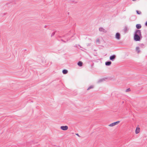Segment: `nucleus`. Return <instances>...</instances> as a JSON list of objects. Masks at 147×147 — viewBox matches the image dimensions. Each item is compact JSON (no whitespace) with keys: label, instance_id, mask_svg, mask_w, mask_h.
<instances>
[{"label":"nucleus","instance_id":"nucleus-1","mask_svg":"<svg viewBox=\"0 0 147 147\" xmlns=\"http://www.w3.org/2000/svg\"><path fill=\"white\" fill-rule=\"evenodd\" d=\"M142 36L140 30L136 29L134 33V39L136 41H140L142 39Z\"/></svg>","mask_w":147,"mask_h":147},{"label":"nucleus","instance_id":"nucleus-2","mask_svg":"<svg viewBox=\"0 0 147 147\" xmlns=\"http://www.w3.org/2000/svg\"><path fill=\"white\" fill-rule=\"evenodd\" d=\"M60 128L63 130L65 131L68 129V127L67 125L61 126L60 127Z\"/></svg>","mask_w":147,"mask_h":147},{"label":"nucleus","instance_id":"nucleus-3","mask_svg":"<svg viewBox=\"0 0 147 147\" xmlns=\"http://www.w3.org/2000/svg\"><path fill=\"white\" fill-rule=\"evenodd\" d=\"M115 38L118 40L120 39V34L119 33L117 32L115 35Z\"/></svg>","mask_w":147,"mask_h":147},{"label":"nucleus","instance_id":"nucleus-4","mask_svg":"<svg viewBox=\"0 0 147 147\" xmlns=\"http://www.w3.org/2000/svg\"><path fill=\"white\" fill-rule=\"evenodd\" d=\"M116 57V56L115 55H111L110 57V59L112 61H113L115 59Z\"/></svg>","mask_w":147,"mask_h":147},{"label":"nucleus","instance_id":"nucleus-5","mask_svg":"<svg viewBox=\"0 0 147 147\" xmlns=\"http://www.w3.org/2000/svg\"><path fill=\"white\" fill-rule=\"evenodd\" d=\"M119 122H120V121H116L115 122H114L113 123L110 124V125H109V126L110 127L113 126H115V125H116L118 124L119 123Z\"/></svg>","mask_w":147,"mask_h":147},{"label":"nucleus","instance_id":"nucleus-6","mask_svg":"<svg viewBox=\"0 0 147 147\" xmlns=\"http://www.w3.org/2000/svg\"><path fill=\"white\" fill-rule=\"evenodd\" d=\"M99 30L100 32L106 33L107 31L102 27H100L99 28Z\"/></svg>","mask_w":147,"mask_h":147},{"label":"nucleus","instance_id":"nucleus-7","mask_svg":"<svg viewBox=\"0 0 147 147\" xmlns=\"http://www.w3.org/2000/svg\"><path fill=\"white\" fill-rule=\"evenodd\" d=\"M111 63V61H107L105 62V64L106 66H110Z\"/></svg>","mask_w":147,"mask_h":147},{"label":"nucleus","instance_id":"nucleus-8","mask_svg":"<svg viewBox=\"0 0 147 147\" xmlns=\"http://www.w3.org/2000/svg\"><path fill=\"white\" fill-rule=\"evenodd\" d=\"M136 51L137 52V53L138 54L140 52V48L138 47H136Z\"/></svg>","mask_w":147,"mask_h":147},{"label":"nucleus","instance_id":"nucleus-9","mask_svg":"<svg viewBox=\"0 0 147 147\" xmlns=\"http://www.w3.org/2000/svg\"><path fill=\"white\" fill-rule=\"evenodd\" d=\"M136 28L138 29H139L141 28L142 26L141 24H137L136 25Z\"/></svg>","mask_w":147,"mask_h":147},{"label":"nucleus","instance_id":"nucleus-10","mask_svg":"<svg viewBox=\"0 0 147 147\" xmlns=\"http://www.w3.org/2000/svg\"><path fill=\"white\" fill-rule=\"evenodd\" d=\"M128 29L127 26H125L123 29V31L125 33H126L128 30Z\"/></svg>","mask_w":147,"mask_h":147},{"label":"nucleus","instance_id":"nucleus-11","mask_svg":"<svg viewBox=\"0 0 147 147\" xmlns=\"http://www.w3.org/2000/svg\"><path fill=\"white\" fill-rule=\"evenodd\" d=\"M62 72L64 74H66L68 72V71L66 69H63L62 71Z\"/></svg>","mask_w":147,"mask_h":147},{"label":"nucleus","instance_id":"nucleus-12","mask_svg":"<svg viewBox=\"0 0 147 147\" xmlns=\"http://www.w3.org/2000/svg\"><path fill=\"white\" fill-rule=\"evenodd\" d=\"M82 62L81 61H79L78 63V65L79 66H82Z\"/></svg>","mask_w":147,"mask_h":147},{"label":"nucleus","instance_id":"nucleus-13","mask_svg":"<svg viewBox=\"0 0 147 147\" xmlns=\"http://www.w3.org/2000/svg\"><path fill=\"white\" fill-rule=\"evenodd\" d=\"M137 128L136 129V130L135 133L136 134H138L139 132L140 131V128H138V129L137 130Z\"/></svg>","mask_w":147,"mask_h":147},{"label":"nucleus","instance_id":"nucleus-14","mask_svg":"<svg viewBox=\"0 0 147 147\" xmlns=\"http://www.w3.org/2000/svg\"><path fill=\"white\" fill-rule=\"evenodd\" d=\"M94 87V86H89L87 89V90H89L93 88Z\"/></svg>","mask_w":147,"mask_h":147},{"label":"nucleus","instance_id":"nucleus-15","mask_svg":"<svg viewBox=\"0 0 147 147\" xmlns=\"http://www.w3.org/2000/svg\"><path fill=\"white\" fill-rule=\"evenodd\" d=\"M136 12L138 14L140 15L141 14V12L140 11L138 10H136Z\"/></svg>","mask_w":147,"mask_h":147},{"label":"nucleus","instance_id":"nucleus-16","mask_svg":"<svg viewBox=\"0 0 147 147\" xmlns=\"http://www.w3.org/2000/svg\"><path fill=\"white\" fill-rule=\"evenodd\" d=\"M140 47L143 48H144L145 47L144 44H140Z\"/></svg>","mask_w":147,"mask_h":147},{"label":"nucleus","instance_id":"nucleus-17","mask_svg":"<svg viewBox=\"0 0 147 147\" xmlns=\"http://www.w3.org/2000/svg\"><path fill=\"white\" fill-rule=\"evenodd\" d=\"M103 80H104V79H101L100 80H99L98 82V83H100L102 81H103Z\"/></svg>","mask_w":147,"mask_h":147},{"label":"nucleus","instance_id":"nucleus-18","mask_svg":"<svg viewBox=\"0 0 147 147\" xmlns=\"http://www.w3.org/2000/svg\"><path fill=\"white\" fill-rule=\"evenodd\" d=\"M130 89L129 88H128L125 91L126 92H128L129 91H130Z\"/></svg>","mask_w":147,"mask_h":147},{"label":"nucleus","instance_id":"nucleus-19","mask_svg":"<svg viewBox=\"0 0 147 147\" xmlns=\"http://www.w3.org/2000/svg\"><path fill=\"white\" fill-rule=\"evenodd\" d=\"M55 32H53L51 35V36H53L55 35Z\"/></svg>","mask_w":147,"mask_h":147},{"label":"nucleus","instance_id":"nucleus-20","mask_svg":"<svg viewBox=\"0 0 147 147\" xmlns=\"http://www.w3.org/2000/svg\"><path fill=\"white\" fill-rule=\"evenodd\" d=\"M100 41L99 39H97L96 40V42H99Z\"/></svg>","mask_w":147,"mask_h":147},{"label":"nucleus","instance_id":"nucleus-21","mask_svg":"<svg viewBox=\"0 0 147 147\" xmlns=\"http://www.w3.org/2000/svg\"><path fill=\"white\" fill-rule=\"evenodd\" d=\"M145 25L146 26H147V21L145 23Z\"/></svg>","mask_w":147,"mask_h":147},{"label":"nucleus","instance_id":"nucleus-22","mask_svg":"<svg viewBox=\"0 0 147 147\" xmlns=\"http://www.w3.org/2000/svg\"><path fill=\"white\" fill-rule=\"evenodd\" d=\"M76 135L78 136H79V134H76Z\"/></svg>","mask_w":147,"mask_h":147},{"label":"nucleus","instance_id":"nucleus-23","mask_svg":"<svg viewBox=\"0 0 147 147\" xmlns=\"http://www.w3.org/2000/svg\"><path fill=\"white\" fill-rule=\"evenodd\" d=\"M136 0H132V1H136Z\"/></svg>","mask_w":147,"mask_h":147},{"label":"nucleus","instance_id":"nucleus-24","mask_svg":"<svg viewBox=\"0 0 147 147\" xmlns=\"http://www.w3.org/2000/svg\"><path fill=\"white\" fill-rule=\"evenodd\" d=\"M46 26H46V25L45 26V28H46Z\"/></svg>","mask_w":147,"mask_h":147}]
</instances>
